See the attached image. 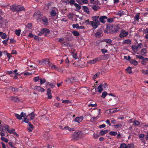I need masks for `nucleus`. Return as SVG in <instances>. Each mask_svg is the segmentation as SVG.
<instances>
[{
  "label": "nucleus",
  "mask_w": 148,
  "mask_h": 148,
  "mask_svg": "<svg viewBox=\"0 0 148 148\" xmlns=\"http://www.w3.org/2000/svg\"><path fill=\"white\" fill-rule=\"evenodd\" d=\"M34 16L38 20V21H40V19L42 18L43 23L44 25H47L48 23V20L45 16L42 17L40 11H37L35 12L34 15Z\"/></svg>",
  "instance_id": "1"
},
{
  "label": "nucleus",
  "mask_w": 148,
  "mask_h": 148,
  "mask_svg": "<svg viewBox=\"0 0 148 148\" xmlns=\"http://www.w3.org/2000/svg\"><path fill=\"white\" fill-rule=\"evenodd\" d=\"M10 9L13 11H20L24 10L23 6L21 5H12L10 6Z\"/></svg>",
  "instance_id": "2"
},
{
  "label": "nucleus",
  "mask_w": 148,
  "mask_h": 148,
  "mask_svg": "<svg viewBox=\"0 0 148 148\" xmlns=\"http://www.w3.org/2000/svg\"><path fill=\"white\" fill-rule=\"evenodd\" d=\"M80 131L77 132H75L72 137V140L74 141H76L80 138H81L82 137Z\"/></svg>",
  "instance_id": "3"
},
{
  "label": "nucleus",
  "mask_w": 148,
  "mask_h": 148,
  "mask_svg": "<svg viewBox=\"0 0 148 148\" xmlns=\"http://www.w3.org/2000/svg\"><path fill=\"white\" fill-rule=\"evenodd\" d=\"M26 114V113H24L23 112H21L20 115L16 113H14L15 116L17 119L19 120H21L22 118L25 117Z\"/></svg>",
  "instance_id": "4"
},
{
  "label": "nucleus",
  "mask_w": 148,
  "mask_h": 148,
  "mask_svg": "<svg viewBox=\"0 0 148 148\" xmlns=\"http://www.w3.org/2000/svg\"><path fill=\"white\" fill-rule=\"evenodd\" d=\"M33 87H32L34 90H36L37 91L40 92H43L45 91V90L43 88L41 87L40 86H32Z\"/></svg>",
  "instance_id": "5"
},
{
  "label": "nucleus",
  "mask_w": 148,
  "mask_h": 148,
  "mask_svg": "<svg viewBox=\"0 0 148 148\" xmlns=\"http://www.w3.org/2000/svg\"><path fill=\"white\" fill-rule=\"evenodd\" d=\"M7 130L10 134H13L14 135H16L17 136H18V135L16 132H14L15 130L14 129H12L11 130L9 129V126L8 125H6Z\"/></svg>",
  "instance_id": "6"
},
{
  "label": "nucleus",
  "mask_w": 148,
  "mask_h": 148,
  "mask_svg": "<svg viewBox=\"0 0 148 148\" xmlns=\"http://www.w3.org/2000/svg\"><path fill=\"white\" fill-rule=\"evenodd\" d=\"M92 20H93L97 25L100 24V21H99V16H94L92 17Z\"/></svg>",
  "instance_id": "7"
},
{
  "label": "nucleus",
  "mask_w": 148,
  "mask_h": 148,
  "mask_svg": "<svg viewBox=\"0 0 148 148\" xmlns=\"http://www.w3.org/2000/svg\"><path fill=\"white\" fill-rule=\"evenodd\" d=\"M128 34L127 32H126L124 30H122L119 34V37L121 38L126 37Z\"/></svg>",
  "instance_id": "8"
},
{
  "label": "nucleus",
  "mask_w": 148,
  "mask_h": 148,
  "mask_svg": "<svg viewBox=\"0 0 148 148\" xmlns=\"http://www.w3.org/2000/svg\"><path fill=\"white\" fill-rule=\"evenodd\" d=\"M39 64L43 65L50 64L49 60L48 59H45L39 61Z\"/></svg>",
  "instance_id": "9"
},
{
  "label": "nucleus",
  "mask_w": 148,
  "mask_h": 148,
  "mask_svg": "<svg viewBox=\"0 0 148 148\" xmlns=\"http://www.w3.org/2000/svg\"><path fill=\"white\" fill-rule=\"evenodd\" d=\"M142 44L140 43L138 45H134L132 46V49L134 51H136L138 49L141 48L142 47Z\"/></svg>",
  "instance_id": "10"
},
{
  "label": "nucleus",
  "mask_w": 148,
  "mask_h": 148,
  "mask_svg": "<svg viewBox=\"0 0 148 148\" xmlns=\"http://www.w3.org/2000/svg\"><path fill=\"white\" fill-rule=\"evenodd\" d=\"M9 89L13 92H17L18 91V90H21V87H19V88H14L13 87L10 86L9 87Z\"/></svg>",
  "instance_id": "11"
},
{
  "label": "nucleus",
  "mask_w": 148,
  "mask_h": 148,
  "mask_svg": "<svg viewBox=\"0 0 148 148\" xmlns=\"http://www.w3.org/2000/svg\"><path fill=\"white\" fill-rule=\"evenodd\" d=\"M107 19L106 16H100L99 19L100 22L102 23H104L105 22V20Z\"/></svg>",
  "instance_id": "12"
},
{
  "label": "nucleus",
  "mask_w": 148,
  "mask_h": 148,
  "mask_svg": "<svg viewBox=\"0 0 148 148\" xmlns=\"http://www.w3.org/2000/svg\"><path fill=\"white\" fill-rule=\"evenodd\" d=\"M65 81L66 82V84H67L73 83V79L72 78V77H71V78L69 77L67 78L66 79Z\"/></svg>",
  "instance_id": "13"
},
{
  "label": "nucleus",
  "mask_w": 148,
  "mask_h": 148,
  "mask_svg": "<svg viewBox=\"0 0 148 148\" xmlns=\"http://www.w3.org/2000/svg\"><path fill=\"white\" fill-rule=\"evenodd\" d=\"M83 120V118L82 116L77 117L75 119L74 121L79 123L82 122Z\"/></svg>",
  "instance_id": "14"
},
{
  "label": "nucleus",
  "mask_w": 148,
  "mask_h": 148,
  "mask_svg": "<svg viewBox=\"0 0 148 148\" xmlns=\"http://www.w3.org/2000/svg\"><path fill=\"white\" fill-rule=\"evenodd\" d=\"M51 90L50 88H49L47 90V94L48 95V98L51 99L52 98L51 94Z\"/></svg>",
  "instance_id": "15"
},
{
  "label": "nucleus",
  "mask_w": 148,
  "mask_h": 148,
  "mask_svg": "<svg viewBox=\"0 0 148 148\" xmlns=\"http://www.w3.org/2000/svg\"><path fill=\"white\" fill-rule=\"evenodd\" d=\"M49 69L51 68L52 69H55L58 71L60 70V68H58L56 65H49Z\"/></svg>",
  "instance_id": "16"
},
{
  "label": "nucleus",
  "mask_w": 148,
  "mask_h": 148,
  "mask_svg": "<svg viewBox=\"0 0 148 148\" xmlns=\"http://www.w3.org/2000/svg\"><path fill=\"white\" fill-rule=\"evenodd\" d=\"M103 86V84L102 83H101L100 85L98 86L97 88V89L98 90V91L100 93L101 92L103 91V88L102 87Z\"/></svg>",
  "instance_id": "17"
},
{
  "label": "nucleus",
  "mask_w": 148,
  "mask_h": 148,
  "mask_svg": "<svg viewBox=\"0 0 148 148\" xmlns=\"http://www.w3.org/2000/svg\"><path fill=\"white\" fill-rule=\"evenodd\" d=\"M6 125L5 126H2L1 125H0V130L1 132H5L7 130Z\"/></svg>",
  "instance_id": "18"
},
{
  "label": "nucleus",
  "mask_w": 148,
  "mask_h": 148,
  "mask_svg": "<svg viewBox=\"0 0 148 148\" xmlns=\"http://www.w3.org/2000/svg\"><path fill=\"white\" fill-rule=\"evenodd\" d=\"M90 25H91L92 27L94 29H96L97 27V25L95 23V22L93 21H90Z\"/></svg>",
  "instance_id": "19"
},
{
  "label": "nucleus",
  "mask_w": 148,
  "mask_h": 148,
  "mask_svg": "<svg viewBox=\"0 0 148 148\" xmlns=\"http://www.w3.org/2000/svg\"><path fill=\"white\" fill-rule=\"evenodd\" d=\"M112 30L115 33H116L119 29V27L118 25H114L112 27Z\"/></svg>",
  "instance_id": "20"
},
{
  "label": "nucleus",
  "mask_w": 148,
  "mask_h": 148,
  "mask_svg": "<svg viewBox=\"0 0 148 148\" xmlns=\"http://www.w3.org/2000/svg\"><path fill=\"white\" fill-rule=\"evenodd\" d=\"M41 30L43 34H45V36H46L47 34H48L49 32V29H47L44 28Z\"/></svg>",
  "instance_id": "21"
},
{
  "label": "nucleus",
  "mask_w": 148,
  "mask_h": 148,
  "mask_svg": "<svg viewBox=\"0 0 148 148\" xmlns=\"http://www.w3.org/2000/svg\"><path fill=\"white\" fill-rule=\"evenodd\" d=\"M147 53V50L145 48L142 49L140 52L141 54L143 56H145L146 55Z\"/></svg>",
  "instance_id": "22"
},
{
  "label": "nucleus",
  "mask_w": 148,
  "mask_h": 148,
  "mask_svg": "<svg viewBox=\"0 0 148 148\" xmlns=\"http://www.w3.org/2000/svg\"><path fill=\"white\" fill-rule=\"evenodd\" d=\"M129 61L130 63L132 64L136 65L138 64L137 61L133 59H131V58Z\"/></svg>",
  "instance_id": "23"
},
{
  "label": "nucleus",
  "mask_w": 148,
  "mask_h": 148,
  "mask_svg": "<svg viewBox=\"0 0 148 148\" xmlns=\"http://www.w3.org/2000/svg\"><path fill=\"white\" fill-rule=\"evenodd\" d=\"M95 36L96 37H101L102 36V32L101 31H98L95 34Z\"/></svg>",
  "instance_id": "24"
},
{
  "label": "nucleus",
  "mask_w": 148,
  "mask_h": 148,
  "mask_svg": "<svg viewBox=\"0 0 148 148\" xmlns=\"http://www.w3.org/2000/svg\"><path fill=\"white\" fill-rule=\"evenodd\" d=\"M100 114V112H99V113L98 114V115L96 117H92L91 118V119H90V121L92 122H95L97 120V119L98 118H99L98 115H99Z\"/></svg>",
  "instance_id": "25"
},
{
  "label": "nucleus",
  "mask_w": 148,
  "mask_h": 148,
  "mask_svg": "<svg viewBox=\"0 0 148 148\" xmlns=\"http://www.w3.org/2000/svg\"><path fill=\"white\" fill-rule=\"evenodd\" d=\"M98 60V58H96L92 60H90L89 62V64H95L96 62H97Z\"/></svg>",
  "instance_id": "26"
},
{
  "label": "nucleus",
  "mask_w": 148,
  "mask_h": 148,
  "mask_svg": "<svg viewBox=\"0 0 148 148\" xmlns=\"http://www.w3.org/2000/svg\"><path fill=\"white\" fill-rule=\"evenodd\" d=\"M132 68L131 67L129 66L125 69V71L127 73L131 74L132 73Z\"/></svg>",
  "instance_id": "27"
},
{
  "label": "nucleus",
  "mask_w": 148,
  "mask_h": 148,
  "mask_svg": "<svg viewBox=\"0 0 148 148\" xmlns=\"http://www.w3.org/2000/svg\"><path fill=\"white\" fill-rule=\"evenodd\" d=\"M108 130H101L100 131L99 134L101 136H103L105 134L107 133L108 132Z\"/></svg>",
  "instance_id": "28"
},
{
  "label": "nucleus",
  "mask_w": 148,
  "mask_h": 148,
  "mask_svg": "<svg viewBox=\"0 0 148 148\" xmlns=\"http://www.w3.org/2000/svg\"><path fill=\"white\" fill-rule=\"evenodd\" d=\"M0 35L1 38L3 39H4L7 37V35L4 33H3L2 32H0Z\"/></svg>",
  "instance_id": "29"
},
{
  "label": "nucleus",
  "mask_w": 148,
  "mask_h": 148,
  "mask_svg": "<svg viewBox=\"0 0 148 148\" xmlns=\"http://www.w3.org/2000/svg\"><path fill=\"white\" fill-rule=\"evenodd\" d=\"M17 71V69H15L14 71H7L6 73L9 75H10L13 73H15Z\"/></svg>",
  "instance_id": "30"
},
{
  "label": "nucleus",
  "mask_w": 148,
  "mask_h": 148,
  "mask_svg": "<svg viewBox=\"0 0 148 148\" xmlns=\"http://www.w3.org/2000/svg\"><path fill=\"white\" fill-rule=\"evenodd\" d=\"M131 42V41L129 39L125 40H123L122 43L123 44H129Z\"/></svg>",
  "instance_id": "31"
},
{
  "label": "nucleus",
  "mask_w": 148,
  "mask_h": 148,
  "mask_svg": "<svg viewBox=\"0 0 148 148\" xmlns=\"http://www.w3.org/2000/svg\"><path fill=\"white\" fill-rule=\"evenodd\" d=\"M83 8L85 12L87 13L88 14L89 12V11L88 8L86 6H83L82 7Z\"/></svg>",
  "instance_id": "32"
},
{
  "label": "nucleus",
  "mask_w": 148,
  "mask_h": 148,
  "mask_svg": "<svg viewBox=\"0 0 148 148\" xmlns=\"http://www.w3.org/2000/svg\"><path fill=\"white\" fill-rule=\"evenodd\" d=\"M117 134V132H116L111 131L109 133V134L110 135L115 136Z\"/></svg>",
  "instance_id": "33"
},
{
  "label": "nucleus",
  "mask_w": 148,
  "mask_h": 148,
  "mask_svg": "<svg viewBox=\"0 0 148 148\" xmlns=\"http://www.w3.org/2000/svg\"><path fill=\"white\" fill-rule=\"evenodd\" d=\"M56 11L55 10H52L51 12V16H56Z\"/></svg>",
  "instance_id": "34"
},
{
  "label": "nucleus",
  "mask_w": 148,
  "mask_h": 148,
  "mask_svg": "<svg viewBox=\"0 0 148 148\" xmlns=\"http://www.w3.org/2000/svg\"><path fill=\"white\" fill-rule=\"evenodd\" d=\"M92 8L94 10L97 11L99 9V7L98 6L96 5H94L93 6H92Z\"/></svg>",
  "instance_id": "35"
},
{
  "label": "nucleus",
  "mask_w": 148,
  "mask_h": 148,
  "mask_svg": "<svg viewBox=\"0 0 148 148\" xmlns=\"http://www.w3.org/2000/svg\"><path fill=\"white\" fill-rule=\"evenodd\" d=\"M74 5L77 10H79L81 8L80 5L76 3L74 4Z\"/></svg>",
  "instance_id": "36"
},
{
  "label": "nucleus",
  "mask_w": 148,
  "mask_h": 148,
  "mask_svg": "<svg viewBox=\"0 0 148 148\" xmlns=\"http://www.w3.org/2000/svg\"><path fill=\"white\" fill-rule=\"evenodd\" d=\"M136 58L142 60L143 61H144L145 60L144 58L140 55H136Z\"/></svg>",
  "instance_id": "37"
},
{
  "label": "nucleus",
  "mask_w": 148,
  "mask_h": 148,
  "mask_svg": "<svg viewBox=\"0 0 148 148\" xmlns=\"http://www.w3.org/2000/svg\"><path fill=\"white\" fill-rule=\"evenodd\" d=\"M103 41L109 44H111L112 42V40L110 39H105L103 40Z\"/></svg>",
  "instance_id": "38"
},
{
  "label": "nucleus",
  "mask_w": 148,
  "mask_h": 148,
  "mask_svg": "<svg viewBox=\"0 0 148 148\" xmlns=\"http://www.w3.org/2000/svg\"><path fill=\"white\" fill-rule=\"evenodd\" d=\"M117 108L115 109H112L109 110V112L110 113H113L117 111L116 110Z\"/></svg>",
  "instance_id": "39"
},
{
  "label": "nucleus",
  "mask_w": 148,
  "mask_h": 148,
  "mask_svg": "<svg viewBox=\"0 0 148 148\" xmlns=\"http://www.w3.org/2000/svg\"><path fill=\"white\" fill-rule=\"evenodd\" d=\"M72 33L75 36H79V33L76 31H74Z\"/></svg>",
  "instance_id": "40"
},
{
  "label": "nucleus",
  "mask_w": 148,
  "mask_h": 148,
  "mask_svg": "<svg viewBox=\"0 0 148 148\" xmlns=\"http://www.w3.org/2000/svg\"><path fill=\"white\" fill-rule=\"evenodd\" d=\"M18 98L17 97H12L11 100L14 101H17L18 100Z\"/></svg>",
  "instance_id": "41"
},
{
  "label": "nucleus",
  "mask_w": 148,
  "mask_h": 148,
  "mask_svg": "<svg viewBox=\"0 0 148 148\" xmlns=\"http://www.w3.org/2000/svg\"><path fill=\"white\" fill-rule=\"evenodd\" d=\"M108 93L106 91H104L102 92L101 97L103 98H104L107 95Z\"/></svg>",
  "instance_id": "42"
},
{
  "label": "nucleus",
  "mask_w": 148,
  "mask_h": 148,
  "mask_svg": "<svg viewBox=\"0 0 148 148\" xmlns=\"http://www.w3.org/2000/svg\"><path fill=\"white\" fill-rule=\"evenodd\" d=\"M124 14V12L123 11H119L118 12V15L120 16H122Z\"/></svg>",
  "instance_id": "43"
},
{
  "label": "nucleus",
  "mask_w": 148,
  "mask_h": 148,
  "mask_svg": "<svg viewBox=\"0 0 148 148\" xmlns=\"http://www.w3.org/2000/svg\"><path fill=\"white\" fill-rule=\"evenodd\" d=\"M100 73L99 72H97L93 77V79H95L97 77H98L100 75Z\"/></svg>",
  "instance_id": "44"
},
{
  "label": "nucleus",
  "mask_w": 148,
  "mask_h": 148,
  "mask_svg": "<svg viewBox=\"0 0 148 148\" xmlns=\"http://www.w3.org/2000/svg\"><path fill=\"white\" fill-rule=\"evenodd\" d=\"M120 148H127V145H126L124 143H123L121 145L120 147Z\"/></svg>",
  "instance_id": "45"
},
{
  "label": "nucleus",
  "mask_w": 148,
  "mask_h": 148,
  "mask_svg": "<svg viewBox=\"0 0 148 148\" xmlns=\"http://www.w3.org/2000/svg\"><path fill=\"white\" fill-rule=\"evenodd\" d=\"M21 31L20 29L16 30L15 31L16 34L18 36H19L21 34Z\"/></svg>",
  "instance_id": "46"
},
{
  "label": "nucleus",
  "mask_w": 148,
  "mask_h": 148,
  "mask_svg": "<svg viewBox=\"0 0 148 148\" xmlns=\"http://www.w3.org/2000/svg\"><path fill=\"white\" fill-rule=\"evenodd\" d=\"M64 129L65 130H68L70 131H73V128H70L69 127L66 126L64 127Z\"/></svg>",
  "instance_id": "47"
},
{
  "label": "nucleus",
  "mask_w": 148,
  "mask_h": 148,
  "mask_svg": "<svg viewBox=\"0 0 148 148\" xmlns=\"http://www.w3.org/2000/svg\"><path fill=\"white\" fill-rule=\"evenodd\" d=\"M73 79V83L75 82H77L78 81V79L75 77H72Z\"/></svg>",
  "instance_id": "48"
},
{
  "label": "nucleus",
  "mask_w": 148,
  "mask_h": 148,
  "mask_svg": "<svg viewBox=\"0 0 148 148\" xmlns=\"http://www.w3.org/2000/svg\"><path fill=\"white\" fill-rule=\"evenodd\" d=\"M1 139L2 140L4 141L6 143H7L8 141V139L3 137H1Z\"/></svg>",
  "instance_id": "49"
},
{
  "label": "nucleus",
  "mask_w": 148,
  "mask_h": 148,
  "mask_svg": "<svg viewBox=\"0 0 148 148\" xmlns=\"http://www.w3.org/2000/svg\"><path fill=\"white\" fill-rule=\"evenodd\" d=\"M124 58L125 59L129 61L130 59L131 58V57L129 56H124Z\"/></svg>",
  "instance_id": "50"
},
{
  "label": "nucleus",
  "mask_w": 148,
  "mask_h": 148,
  "mask_svg": "<svg viewBox=\"0 0 148 148\" xmlns=\"http://www.w3.org/2000/svg\"><path fill=\"white\" fill-rule=\"evenodd\" d=\"M127 147V148H133L134 147V145L132 144H128Z\"/></svg>",
  "instance_id": "51"
},
{
  "label": "nucleus",
  "mask_w": 148,
  "mask_h": 148,
  "mask_svg": "<svg viewBox=\"0 0 148 148\" xmlns=\"http://www.w3.org/2000/svg\"><path fill=\"white\" fill-rule=\"evenodd\" d=\"M45 82H46V80L45 79H42L41 78L40 79V84H43Z\"/></svg>",
  "instance_id": "52"
},
{
  "label": "nucleus",
  "mask_w": 148,
  "mask_h": 148,
  "mask_svg": "<svg viewBox=\"0 0 148 148\" xmlns=\"http://www.w3.org/2000/svg\"><path fill=\"white\" fill-rule=\"evenodd\" d=\"M34 112H32L31 114H29V116L30 115H31L30 119L31 120H33L34 119Z\"/></svg>",
  "instance_id": "53"
},
{
  "label": "nucleus",
  "mask_w": 148,
  "mask_h": 148,
  "mask_svg": "<svg viewBox=\"0 0 148 148\" xmlns=\"http://www.w3.org/2000/svg\"><path fill=\"white\" fill-rule=\"evenodd\" d=\"M75 3H75V1L74 0H71L69 1V4L71 5H74V4Z\"/></svg>",
  "instance_id": "54"
},
{
  "label": "nucleus",
  "mask_w": 148,
  "mask_h": 148,
  "mask_svg": "<svg viewBox=\"0 0 148 148\" xmlns=\"http://www.w3.org/2000/svg\"><path fill=\"white\" fill-rule=\"evenodd\" d=\"M86 76L85 75H84L82 77V79H81V80L82 81L84 82H85L86 81Z\"/></svg>",
  "instance_id": "55"
},
{
  "label": "nucleus",
  "mask_w": 148,
  "mask_h": 148,
  "mask_svg": "<svg viewBox=\"0 0 148 148\" xmlns=\"http://www.w3.org/2000/svg\"><path fill=\"white\" fill-rule=\"evenodd\" d=\"M79 26V25L78 24H75L73 25V28H77L78 29Z\"/></svg>",
  "instance_id": "56"
},
{
  "label": "nucleus",
  "mask_w": 148,
  "mask_h": 148,
  "mask_svg": "<svg viewBox=\"0 0 148 148\" xmlns=\"http://www.w3.org/2000/svg\"><path fill=\"white\" fill-rule=\"evenodd\" d=\"M34 80L35 82H36L39 80L40 79V77L39 76L35 77L34 78Z\"/></svg>",
  "instance_id": "57"
},
{
  "label": "nucleus",
  "mask_w": 148,
  "mask_h": 148,
  "mask_svg": "<svg viewBox=\"0 0 148 148\" xmlns=\"http://www.w3.org/2000/svg\"><path fill=\"white\" fill-rule=\"evenodd\" d=\"M139 14H138L136 15L135 16V19L137 21H138L139 19Z\"/></svg>",
  "instance_id": "58"
},
{
  "label": "nucleus",
  "mask_w": 148,
  "mask_h": 148,
  "mask_svg": "<svg viewBox=\"0 0 148 148\" xmlns=\"http://www.w3.org/2000/svg\"><path fill=\"white\" fill-rule=\"evenodd\" d=\"M6 53V54L7 56V57L9 58V59H10V58L12 57V56L11 54L7 53L6 51H4V53Z\"/></svg>",
  "instance_id": "59"
},
{
  "label": "nucleus",
  "mask_w": 148,
  "mask_h": 148,
  "mask_svg": "<svg viewBox=\"0 0 148 148\" xmlns=\"http://www.w3.org/2000/svg\"><path fill=\"white\" fill-rule=\"evenodd\" d=\"M134 124L136 125H138L140 124V122L138 121H135L134 122Z\"/></svg>",
  "instance_id": "60"
},
{
  "label": "nucleus",
  "mask_w": 148,
  "mask_h": 148,
  "mask_svg": "<svg viewBox=\"0 0 148 148\" xmlns=\"http://www.w3.org/2000/svg\"><path fill=\"white\" fill-rule=\"evenodd\" d=\"M114 126L115 128H117L120 127H121L122 125L121 124L119 123L117 125H114Z\"/></svg>",
  "instance_id": "61"
},
{
  "label": "nucleus",
  "mask_w": 148,
  "mask_h": 148,
  "mask_svg": "<svg viewBox=\"0 0 148 148\" xmlns=\"http://www.w3.org/2000/svg\"><path fill=\"white\" fill-rule=\"evenodd\" d=\"M73 57L75 59H77V57L76 53H73L72 54Z\"/></svg>",
  "instance_id": "62"
},
{
  "label": "nucleus",
  "mask_w": 148,
  "mask_h": 148,
  "mask_svg": "<svg viewBox=\"0 0 148 148\" xmlns=\"http://www.w3.org/2000/svg\"><path fill=\"white\" fill-rule=\"evenodd\" d=\"M113 21V19L112 18H109L107 19V22L109 23H111Z\"/></svg>",
  "instance_id": "63"
},
{
  "label": "nucleus",
  "mask_w": 148,
  "mask_h": 148,
  "mask_svg": "<svg viewBox=\"0 0 148 148\" xmlns=\"http://www.w3.org/2000/svg\"><path fill=\"white\" fill-rule=\"evenodd\" d=\"M68 18H72L73 17V14L71 13H69L68 14Z\"/></svg>",
  "instance_id": "64"
}]
</instances>
